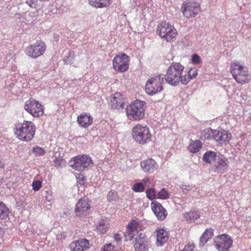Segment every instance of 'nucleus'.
I'll use <instances>...</instances> for the list:
<instances>
[{
    "instance_id": "f257e3e1",
    "label": "nucleus",
    "mask_w": 251,
    "mask_h": 251,
    "mask_svg": "<svg viewBox=\"0 0 251 251\" xmlns=\"http://www.w3.org/2000/svg\"><path fill=\"white\" fill-rule=\"evenodd\" d=\"M36 130V126L32 122L25 120L22 123L15 125L14 134L19 140L30 142L34 138Z\"/></svg>"
},
{
    "instance_id": "f03ea898",
    "label": "nucleus",
    "mask_w": 251,
    "mask_h": 251,
    "mask_svg": "<svg viewBox=\"0 0 251 251\" xmlns=\"http://www.w3.org/2000/svg\"><path fill=\"white\" fill-rule=\"evenodd\" d=\"M146 108L145 101L136 100L126 106V113L127 119L134 121L142 120L145 117Z\"/></svg>"
},
{
    "instance_id": "7ed1b4c3",
    "label": "nucleus",
    "mask_w": 251,
    "mask_h": 251,
    "mask_svg": "<svg viewBox=\"0 0 251 251\" xmlns=\"http://www.w3.org/2000/svg\"><path fill=\"white\" fill-rule=\"evenodd\" d=\"M131 135L134 140L140 145H144L151 140V134L149 127L140 124H136L132 129Z\"/></svg>"
},
{
    "instance_id": "20e7f679",
    "label": "nucleus",
    "mask_w": 251,
    "mask_h": 251,
    "mask_svg": "<svg viewBox=\"0 0 251 251\" xmlns=\"http://www.w3.org/2000/svg\"><path fill=\"white\" fill-rule=\"evenodd\" d=\"M71 167L77 171H82L93 164L92 158L89 155H79L72 158L70 162Z\"/></svg>"
},
{
    "instance_id": "39448f33",
    "label": "nucleus",
    "mask_w": 251,
    "mask_h": 251,
    "mask_svg": "<svg viewBox=\"0 0 251 251\" xmlns=\"http://www.w3.org/2000/svg\"><path fill=\"white\" fill-rule=\"evenodd\" d=\"M24 109L34 118L40 117L44 113V106L39 101L33 98H30L25 102Z\"/></svg>"
},
{
    "instance_id": "423d86ee",
    "label": "nucleus",
    "mask_w": 251,
    "mask_h": 251,
    "mask_svg": "<svg viewBox=\"0 0 251 251\" xmlns=\"http://www.w3.org/2000/svg\"><path fill=\"white\" fill-rule=\"evenodd\" d=\"M200 9V5L198 2L190 0L184 1L181 8L183 15L187 19L196 17Z\"/></svg>"
},
{
    "instance_id": "0eeeda50",
    "label": "nucleus",
    "mask_w": 251,
    "mask_h": 251,
    "mask_svg": "<svg viewBox=\"0 0 251 251\" xmlns=\"http://www.w3.org/2000/svg\"><path fill=\"white\" fill-rule=\"evenodd\" d=\"M157 31L159 35L167 42L172 41L176 35V31L174 26L166 22L160 24L157 26Z\"/></svg>"
},
{
    "instance_id": "6e6552de",
    "label": "nucleus",
    "mask_w": 251,
    "mask_h": 251,
    "mask_svg": "<svg viewBox=\"0 0 251 251\" xmlns=\"http://www.w3.org/2000/svg\"><path fill=\"white\" fill-rule=\"evenodd\" d=\"M129 57L126 53L116 55L112 61L113 69L118 72H125L129 68Z\"/></svg>"
},
{
    "instance_id": "1a4fd4ad",
    "label": "nucleus",
    "mask_w": 251,
    "mask_h": 251,
    "mask_svg": "<svg viewBox=\"0 0 251 251\" xmlns=\"http://www.w3.org/2000/svg\"><path fill=\"white\" fill-rule=\"evenodd\" d=\"M214 244L218 251H229L232 246L233 240L229 235L222 234L215 237Z\"/></svg>"
},
{
    "instance_id": "9d476101",
    "label": "nucleus",
    "mask_w": 251,
    "mask_h": 251,
    "mask_svg": "<svg viewBox=\"0 0 251 251\" xmlns=\"http://www.w3.org/2000/svg\"><path fill=\"white\" fill-rule=\"evenodd\" d=\"M46 50V45L44 42L41 40L37 41L34 44L26 47L25 53L32 58H37L42 55Z\"/></svg>"
},
{
    "instance_id": "9b49d317",
    "label": "nucleus",
    "mask_w": 251,
    "mask_h": 251,
    "mask_svg": "<svg viewBox=\"0 0 251 251\" xmlns=\"http://www.w3.org/2000/svg\"><path fill=\"white\" fill-rule=\"evenodd\" d=\"M184 67L180 63L173 62L168 69L166 78H187L186 75H183Z\"/></svg>"
},
{
    "instance_id": "f8f14e48",
    "label": "nucleus",
    "mask_w": 251,
    "mask_h": 251,
    "mask_svg": "<svg viewBox=\"0 0 251 251\" xmlns=\"http://www.w3.org/2000/svg\"><path fill=\"white\" fill-rule=\"evenodd\" d=\"M148 79L145 86L146 92L152 96L163 90L162 81L163 79Z\"/></svg>"
},
{
    "instance_id": "ddd939ff",
    "label": "nucleus",
    "mask_w": 251,
    "mask_h": 251,
    "mask_svg": "<svg viewBox=\"0 0 251 251\" xmlns=\"http://www.w3.org/2000/svg\"><path fill=\"white\" fill-rule=\"evenodd\" d=\"M229 164L228 159L224 155H221L216 159L212 168L215 172L223 174L227 170Z\"/></svg>"
},
{
    "instance_id": "4468645a",
    "label": "nucleus",
    "mask_w": 251,
    "mask_h": 251,
    "mask_svg": "<svg viewBox=\"0 0 251 251\" xmlns=\"http://www.w3.org/2000/svg\"><path fill=\"white\" fill-rule=\"evenodd\" d=\"M125 98L120 92H116L109 97V103L111 108L120 109L123 108L125 105Z\"/></svg>"
},
{
    "instance_id": "2eb2a0df",
    "label": "nucleus",
    "mask_w": 251,
    "mask_h": 251,
    "mask_svg": "<svg viewBox=\"0 0 251 251\" xmlns=\"http://www.w3.org/2000/svg\"><path fill=\"white\" fill-rule=\"evenodd\" d=\"M151 208L158 220L163 221L166 218L168 212L160 203L153 201L151 203Z\"/></svg>"
},
{
    "instance_id": "dca6fc26",
    "label": "nucleus",
    "mask_w": 251,
    "mask_h": 251,
    "mask_svg": "<svg viewBox=\"0 0 251 251\" xmlns=\"http://www.w3.org/2000/svg\"><path fill=\"white\" fill-rule=\"evenodd\" d=\"M91 246L88 240L82 238L72 242L69 245L71 251H85Z\"/></svg>"
},
{
    "instance_id": "f3484780",
    "label": "nucleus",
    "mask_w": 251,
    "mask_h": 251,
    "mask_svg": "<svg viewBox=\"0 0 251 251\" xmlns=\"http://www.w3.org/2000/svg\"><path fill=\"white\" fill-rule=\"evenodd\" d=\"M90 201L86 197L80 198L76 203L75 208V214L77 216H80L90 208Z\"/></svg>"
},
{
    "instance_id": "a211bd4d",
    "label": "nucleus",
    "mask_w": 251,
    "mask_h": 251,
    "mask_svg": "<svg viewBox=\"0 0 251 251\" xmlns=\"http://www.w3.org/2000/svg\"><path fill=\"white\" fill-rule=\"evenodd\" d=\"M133 244L136 251H147L148 250L147 239L143 233L137 235Z\"/></svg>"
},
{
    "instance_id": "6ab92c4d",
    "label": "nucleus",
    "mask_w": 251,
    "mask_h": 251,
    "mask_svg": "<svg viewBox=\"0 0 251 251\" xmlns=\"http://www.w3.org/2000/svg\"><path fill=\"white\" fill-rule=\"evenodd\" d=\"M77 122L81 128H87L93 123V118L90 114L83 112L78 115Z\"/></svg>"
},
{
    "instance_id": "aec40b11",
    "label": "nucleus",
    "mask_w": 251,
    "mask_h": 251,
    "mask_svg": "<svg viewBox=\"0 0 251 251\" xmlns=\"http://www.w3.org/2000/svg\"><path fill=\"white\" fill-rule=\"evenodd\" d=\"M214 132V139L219 144H222L226 142H229L232 137L231 133L228 130L221 129L215 130Z\"/></svg>"
},
{
    "instance_id": "412c9836",
    "label": "nucleus",
    "mask_w": 251,
    "mask_h": 251,
    "mask_svg": "<svg viewBox=\"0 0 251 251\" xmlns=\"http://www.w3.org/2000/svg\"><path fill=\"white\" fill-rule=\"evenodd\" d=\"M231 73L234 78H237V75L246 76L248 75V69L238 63H232L231 65Z\"/></svg>"
},
{
    "instance_id": "4be33fe9",
    "label": "nucleus",
    "mask_w": 251,
    "mask_h": 251,
    "mask_svg": "<svg viewBox=\"0 0 251 251\" xmlns=\"http://www.w3.org/2000/svg\"><path fill=\"white\" fill-rule=\"evenodd\" d=\"M138 223L135 220H132L127 226L126 231L125 233V240H131L135 235V232L138 227Z\"/></svg>"
},
{
    "instance_id": "5701e85b",
    "label": "nucleus",
    "mask_w": 251,
    "mask_h": 251,
    "mask_svg": "<svg viewBox=\"0 0 251 251\" xmlns=\"http://www.w3.org/2000/svg\"><path fill=\"white\" fill-rule=\"evenodd\" d=\"M156 245L162 246L165 243H166L169 239V233L163 228H158L156 230Z\"/></svg>"
},
{
    "instance_id": "b1692460",
    "label": "nucleus",
    "mask_w": 251,
    "mask_h": 251,
    "mask_svg": "<svg viewBox=\"0 0 251 251\" xmlns=\"http://www.w3.org/2000/svg\"><path fill=\"white\" fill-rule=\"evenodd\" d=\"M142 169L147 172H152L157 169L158 165L156 162L151 158H148L141 162Z\"/></svg>"
},
{
    "instance_id": "393cba45",
    "label": "nucleus",
    "mask_w": 251,
    "mask_h": 251,
    "mask_svg": "<svg viewBox=\"0 0 251 251\" xmlns=\"http://www.w3.org/2000/svg\"><path fill=\"white\" fill-rule=\"evenodd\" d=\"M110 223L107 219H101L97 224L96 231L99 234H105L109 228Z\"/></svg>"
},
{
    "instance_id": "a878e982",
    "label": "nucleus",
    "mask_w": 251,
    "mask_h": 251,
    "mask_svg": "<svg viewBox=\"0 0 251 251\" xmlns=\"http://www.w3.org/2000/svg\"><path fill=\"white\" fill-rule=\"evenodd\" d=\"M112 0H89L90 5L97 8L107 7L110 5Z\"/></svg>"
},
{
    "instance_id": "bb28decb",
    "label": "nucleus",
    "mask_w": 251,
    "mask_h": 251,
    "mask_svg": "<svg viewBox=\"0 0 251 251\" xmlns=\"http://www.w3.org/2000/svg\"><path fill=\"white\" fill-rule=\"evenodd\" d=\"M213 229L211 228L206 229L202 234L200 238V246H204L209 239H211L214 235Z\"/></svg>"
},
{
    "instance_id": "cd10ccee",
    "label": "nucleus",
    "mask_w": 251,
    "mask_h": 251,
    "mask_svg": "<svg viewBox=\"0 0 251 251\" xmlns=\"http://www.w3.org/2000/svg\"><path fill=\"white\" fill-rule=\"evenodd\" d=\"M202 145V144L200 140H192L188 147V150L190 152L196 153L201 150Z\"/></svg>"
},
{
    "instance_id": "c85d7f7f",
    "label": "nucleus",
    "mask_w": 251,
    "mask_h": 251,
    "mask_svg": "<svg viewBox=\"0 0 251 251\" xmlns=\"http://www.w3.org/2000/svg\"><path fill=\"white\" fill-rule=\"evenodd\" d=\"M10 210L5 204L0 201V220H6L9 218Z\"/></svg>"
},
{
    "instance_id": "c756f323",
    "label": "nucleus",
    "mask_w": 251,
    "mask_h": 251,
    "mask_svg": "<svg viewBox=\"0 0 251 251\" xmlns=\"http://www.w3.org/2000/svg\"><path fill=\"white\" fill-rule=\"evenodd\" d=\"M216 153L212 151L206 152L203 156V160L204 162L211 164L212 161L217 159Z\"/></svg>"
},
{
    "instance_id": "7c9ffc66",
    "label": "nucleus",
    "mask_w": 251,
    "mask_h": 251,
    "mask_svg": "<svg viewBox=\"0 0 251 251\" xmlns=\"http://www.w3.org/2000/svg\"><path fill=\"white\" fill-rule=\"evenodd\" d=\"M215 130L211 128H206L201 131V138L204 139L210 140L214 139Z\"/></svg>"
},
{
    "instance_id": "2f4dec72",
    "label": "nucleus",
    "mask_w": 251,
    "mask_h": 251,
    "mask_svg": "<svg viewBox=\"0 0 251 251\" xmlns=\"http://www.w3.org/2000/svg\"><path fill=\"white\" fill-rule=\"evenodd\" d=\"M184 217L186 220L195 221L200 218V215L197 211H190L184 214Z\"/></svg>"
},
{
    "instance_id": "473e14b6",
    "label": "nucleus",
    "mask_w": 251,
    "mask_h": 251,
    "mask_svg": "<svg viewBox=\"0 0 251 251\" xmlns=\"http://www.w3.org/2000/svg\"><path fill=\"white\" fill-rule=\"evenodd\" d=\"M170 198V193L165 188H162L158 192L157 198L161 200H167Z\"/></svg>"
},
{
    "instance_id": "72a5a7b5",
    "label": "nucleus",
    "mask_w": 251,
    "mask_h": 251,
    "mask_svg": "<svg viewBox=\"0 0 251 251\" xmlns=\"http://www.w3.org/2000/svg\"><path fill=\"white\" fill-rule=\"evenodd\" d=\"M32 151L33 153L36 156H43L45 153V150L43 148L38 146L33 147Z\"/></svg>"
},
{
    "instance_id": "f704fd0d",
    "label": "nucleus",
    "mask_w": 251,
    "mask_h": 251,
    "mask_svg": "<svg viewBox=\"0 0 251 251\" xmlns=\"http://www.w3.org/2000/svg\"><path fill=\"white\" fill-rule=\"evenodd\" d=\"M75 55L73 52L69 51L67 56L64 57V62L66 64H70L74 60Z\"/></svg>"
},
{
    "instance_id": "c9c22d12",
    "label": "nucleus",
    "mask_w": 251,
    "mask_h": 251,
    "mask_svg": "<svg viewBox=\"0 0 251 251\" xmlns=\"http://www.w3.org/2000/svg\"><path fill=\"white\" fill-rule=\"evenodd\" d=\"M147 197L150 200H152L156 198V194L155 189L153 188H149L147 190L146 192Z\"/></svg>"
},
{
    "instance_id": "e433bc0d",
    "label": "nucleus",
    "mask_w": 251,
    "mask_h": 251,
    "mask_svg": "<svg viewBox=\"0 0 251 251\" xmlns=\"http://www.w3.org/2000/svg\"><path fill=\"white\" fill-rule=\"evenodd\" d=\"M132 190L135 192H142L144 191V185L141 182L136 183L133 185Z\"/></svg>"
},
{
    "instance_id": "4c0bfd02",
    "label": "nucleus",
    "mask_w": 251,
    "mask_h": 251,
    "mask_svg": "<svg viewBox=\"0 0 251 251\" xmlns=\"http://www.w3.org/2000/svg\"><path fill=\"white\" fill-rule=\"evenodd\" d=\"M118 197V194L116 191H110L107 195V199L109 202L115 201Z\"/></svg>"
},
{
    "instance_id": "58836bf2",
    "label": "nucleus",
    "mask_w": 251,
    "mask_h": 251,
    "mask_svg": "<svg viewBox=\"0 0 251 251\" xmlns=\"http://www.w3.org/2000/svg\"><path fill=\"white\" fill-rule=\"evenodd\" d=\"M32 186L34 191H37L42 187V182L40 180H34L32 183Z\"/></svg>"
},
{
    "instance_id": "ea45409f",
    "label": "nucleus",
    "mask_w": 251,
    "mask_h": 251,
    "mask_svg": "<svg viewBox=\"0 0 251 251\" xmlns=\"http://www.w3.org/2000/svg\"><path fill=\"white\" fill-rule=\"evenodd\" d=\"M188 77L187 78H193L196 77L198 75L197 70L195 68H191L188 72Z\"/></svg>"
},
{
    "instance_id": "a19ab883",
    "label": "nucleus",
    "mask_w": 251,
    "mask_h": 251,
    "mask_svg": "<svg viewBox=\"0 0 251 251\" xmlns=\"http://www.w3.org/2000/svg\"><path fill=\"white\" fill-rule=\"evenodd\" d=\"M102 250L103 251H117L115 247L110 243L104 245Z\"/></svg>"
},
{
    "instance_id": "79ce46f5",
    "label": "nucleus",
    "mask_w": 251,
    "mask_h": 251,
    "mask_svg": "<svg viewBox=\"0 0 251 251\" xmlns=\"http://www.w3.org/2000/svg\"><path fill=\"white\" fill-rule=\"evenodd\" d=\"M195 245L194 244H188L186 245L181 251H194Z\"/></svg>"
},
{
    "instance_id": "37998d69",
    "label": "nucleus",
    "mask_w": 251,
    "mask_h": 251,
    "mask_svg": "<svg viewBox=\"0 0 251 251\" xmlns=\"http://www.w3.org/2000/svg\"><path fill=\"white\" fill-rule=\"evenodd\" d=\"M201 59L200 56L197 54H194L192 56V61L194 64H199L201 62Z\"/></svg>"
},
{
    "instance_id": "c03bdc74",
    "label": "nucleus",
    "mask_w": 251,
    "mask_h": 251,
    "mask_svg": "<svg viewBox=\"0 0 251 251\" xmlns=\"http://www.w3.org/2000/svg\"><path fill=\"white\" fill-rule=\"evenodd\" d=\"M166 80L167 83L174 86L178 85L180 82L179 79H166Z\"/></svg>"
},
{
    "instance_id": "a18cd8bd",
    "label": "nucleus",
    "mask_w": 251,
    "mask_h": 251,
    "mask_svg": "<svg viewBox=\"0 0 251 251\" xmlns=\"http://www.w3.org/2000/svg\"><path fill=\"white\" fill-rule=\"evenodd\" d=\"M47 194L46 199L49 201H51L52 200V192H47Z\"/></svg>"
},
{
    "instance_id": "49530a36",
    "label": "nucleus",
    "mask_w": 251,
    "mask_h": 251,
    "mask_svg": "<svg viewBox=\"0 0 251 251\" xmlns=\"http://www.w3.org/2000/svg\"><path fill=\"white\" fill-rule=\"evenodd\" d=\"M114 238L115 241L117 242L120 241L121 240V238L120 237V235L118 233H115L114 235Z\"/></svg>"
},
{
    "instance_id": "de8ad7c7",
    "label": "nucleus",
    "mask_w": 251,
    "mask_h": 251,
    "mask_svg": "<svg viewBox=\"0 0 251 251\" xmlns=\"http://www.w3.org/2000/svg\"><path fill=\"white\" fill-rule=\"evenodd\" d=\"M236 80H237V82H238V83H240L241 84H244L248 82V81H247V79H239V80L238 79Z\"/></svg>"
},
{
    "instance_id": "09e8293b",
    "label": "nucleus",
    "mask_w": 251,
    "mask_h": 251,
    "mask_svg": "<svg viewBox=\"0 0 251 251\" xmlns=\"http://www.w3.org/2000/svg\"><path fill=\"white\" fill-rule=\"evenodd\" d=\"M4 167H5L4 163L0 158V170L1 169H3L4 168Z\"/></svg>"
},
{
    "instance_id": "8fccbe9b",
    "label": "nucleus",
    "mask_w": 251,
    "mask_h": 251,
    "mask_svg": "<svg viewBox=\"0 0 251 251\" xmlns=\"http://www.w3.org/2000/svg\"><path fill=\"white\" fill-rule=\"evenodd\" d=\"M54 164H55V165L57 166H60V160L59 159H55L54 160Z\"/></svg>"
},
{
    "instance_id": "3c124183",
    "label": "nucleus",
    "mask_w": 251,
    "mask_h": 251,
    "mask_svg": "<svg viewBox=\"0 0 251 251\" xmlns=\"http://www.w3.org/2000/svg\"><path fill=\"white\" fill-rule=\"evenodd\" d=\"M143 183H144L145 184H147V183H148V182L150 183V178H148V177H146V178H144V179H143Z\"/></svg>"
},
{
    "instance_id": "603ef678",
    "label": "nucleus",
    "mask_w": 251,
    "mask_h": 251,
    "mask_svg": "<svg viewBox=\"0 0 251 251\" xmlns=\"http://www.w3.org/2000/svg\"><path fill=\"white\" fill-rule=\"evenodd\" d=\"M181 83L184 85L187 84L189 82L188 79H180Z\"/></svg>"
},
{
    "instance_id": "864d4df0",
    "label": "nucleus",
    "mask_w": 251,
    "mask_h": 251,
    "mask_svg": "<svg viewBox=\"0 0 251 251\" xmlns=\"http://www.w3.org/2000/svg\"><path fill=\"white\" fill-rule=\"evenodd\" d=\"M248 125H251V115L248 119Z\"/></svg>"
},
{
    "instance_id": "5fc2aeb1",
    "label": "nucleus",
    "mask_w": 251,
    "mask_h": 251,
    "mask_svg": "<svg viewBox=\"0 0 251 251\" xmlns=\"http://www.w3.org/2000/svg\"><path fill=\"white\" fill-rule=\"evenodd\" d=\"M160 75H159V79H160Z\"/></svg>"
}]
</instances>
